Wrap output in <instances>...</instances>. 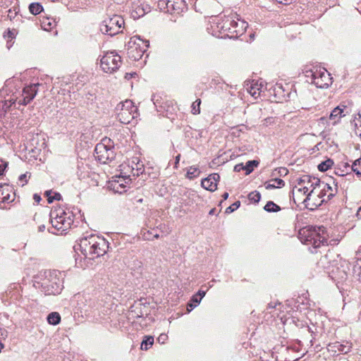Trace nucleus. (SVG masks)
I'll list each match as a JSON object with an SVG mask.
<instances>
[{
  "mask_svg": "<svg viewBox=\"0 0 361 361\" xmlns=\"http://www.w3.org/2000/svg\"><path fill=\"white\" fill-rule=\"evenodd\" d=\"M297 184L293 189V196L298 199H301L303 196L305 198L302 200L307 207H310L312 200H313L317 189L321 188L322 181L315 177L308 175H304L296 180Z\"/></svg>",
  "mask_w": 361,
  "mask_h": 361,
  "instance_id": "nucleus-1",
  "label": "nucleus"
},
{
  "mask_svg": "<svg viewBox=\"0 0 361 361\" xmlns=\"http://www.w3.org/2000/svg\"><path fill=\"white\" fill-rule=\"evenodd\" d=\"M79 250L85 258L93 259L104 255L108 248V241L96 235H90L82 238L78 244Z\"/></svg>",
  "mask_w": 361,
  "mask_h": 361,
  "instance_id": "nucleus-2",
  "label": "nucleus"
},
{
  "mask_svg": "<svg viewBox=\"0 0 361 361\" xmlns=\"http://www.w3.org/2000/svg\"><path fill=\"white\" fill-rule=\"evenodd\" d=\"M35 286L47 295L59 294L63 287L60 273L56 271H49L40 282H37Z\"/></svg>",
  "mask_w": 361,
  "mask_h": 361,
  "instance_id": "nucleus-3",
  "label": "nucleus"
},
{
  "mask_svg": "<svg viewBox=\"0 0 361 361\" xmlns=\"http://www.w3.org/2000/svg\"><path fill=\"white\" fill-rule=\"evenodd\" d=\"M149 46L148 40H143L139 36H133L126 44L127 55L133 61L140 60Z\"/></svg>",
  "mask_w": 361,
  "mask_h": 361,
  "instance_id": "nucleus-4",
  "label": "nucleus"
},
{
  "mask_svg": "<svg viewBox=\"0 0 361 361\" xmlns=\"http://www.w3.org/2000/svg\"><path fill=\"white\" fill-rule=\"evenodd\" d=\"M116 111L118 119L124 124L130 123L138 116L137 106L129 99L117 104Z\"/></svg>",
  "mask_w": 361,
  "mask_h": 361,
  "instance_id": "nucleus-5",
  "label": "nucleus"
},
{
  "mask_svg": "<svg viewBox=\"0 0 361 361\" xmlns=\"http://www.w3.org/2000/svg\"><path fill=\"white\" fill-rule=\"evenodd\" d=\"M124 25L123 18L118 15L107 16L100 25V30L103 34L114 36L122 31Z\"/></svg>",
  "mask_w": 361,
  "mask_h": 361,
  "instance_id": "nucleus-6",
  "label": "nucleus"
},
{
  "mask_svg": "<svg viewBox=\"0 0 361 361\" xmlns=\"http://www.w3.org/2000/svg\"><path fill=\"white\" fill-rule=\"evenodd\" d=\"M121 63V57L116 51H107L100 59V66L107 73L116 71Z\"/></svg>",
  "mask_w": 361,
  "mask_h": 361,
  "instance_id": "nucleus-7",
  "label": "nucleus"
},
{
  "mask_svg": "<svg viewBox=\"0 0 361 361\" xmlns=\"http://www.w3.org/2000/svg\"><path fill=\"white\" fill-rule=\"evenodd\" d=\"M232 23L233 17L231 16L224 17L221 20L211 25L212 34L217 37H220L221 34L231 37L230 31L233 30ZM221 37H223V36H221Z\"/></svg>",
  "mask_w": 361,
  "mask_h": 361,
  "instance_id": "nucleus-8",
  "label": "nucleus"
},
{
  "mask_svg": "<svg viewBox=\"0 0 361 361\" xmlns=\"http://www.w3.org/2000/svg\"><path fill=\"white\" fill-rule=\"evenodd\" d=\"M311 82L319 88L328 87L332 82L329 73L324 68H316L311 71Z\"/></svg>",
  "mask_w": 361,
  "mask_h": 361,
  "instance_id": "nucleus-9",
  "label": "nucleus"
},
{
  "mask_svg": "<svg viewBox=\"0 0 361 361\" xmlns=\"http://www.w3.org/2000/svg\"><path fill=\"white\" fill-rule=\"evenodd\" d=\"M54 212L51 213V224L57 231H64L71 228L73 223V217L71 214L62 212L61 215L58 214L54 217Z\"/></svg>",
  "mask_w": 361,
  "mask_h": 361,
  "instance_id": "nucleus-10",
  "label": "nucleus"
},
{
  "mask_svg": "<svg viewBox=\"0 0 361 361\" xmlns=\"http://www.w3.org/2000/svg\"><path fill=\"white\" fill-rule=\"evenodd\" d=\"M106 140L98 143L94 149L95 158L102 164H106L109 161H112L115 158L114 148L104 143Z\"/></svg>",
  "mask_w": 361,
  "mask_h": 361,
  "instance_id": "nucleus-11",
  "label": "nucleus"
},
{
  "mask_svg": "<svg viewBox=\"0 0 361 361\" xmlns=\"http://www.w3.org/2000/svg\"><path fill=\"white\" fill-rule=\"evenodd\" d=\"M325 231V227L324 226H306L300 228L298 233V238L301 243L310 245L311 241L314 239L315 237L318 236L319 232Z\"/></svg>",
  "mask_w": 361,
  "mask_h": 361,
  "instance_id": "nucleus-12",
  "label": "nucleus"
},
{
  "mask_svg": "<svg viewBox=\"0 0 361 361\" xmlns=\"http://www.w3.org/2000/svg\"><path fill=\"white\" fill-rule=\"evenodd\" d=\"M161 9H166L170 13L180 14L186 9L184 0H159L158 2Z\"/></svg>",
  "mask_w": 361,
  "mask_h": 361,
  "instance_id": "nucleus-13",
  "label": "nucleus"
},
{
  "mask_svg": "<svg viewBox=\"0 0 361 361\" xmlns=\"http://www.w3.org/2000/svg\"><path fill=\"white\" fill-rule=\"evenodd\" d=\"M39 85V83H34L25 86L22 92L20 99L18 100L19 104L26 105L30 103L36 96L37 92V87Z\"/></svg>",
  "mask_w": 361,
  "mask_h": 361,
  "instance_id": "nucleus-14",
  "label": "nucleus"
},
{
  "mask_svg": "<svg viewBox=\"0 0 361 361\" xmlns=\"http://www.w3.org/2000/svg\"><path fill=\"white\" fill-rule=\"evenodd\" d=\"M231 16L233 17L232 26L233 30L230 31L231 37H235L245 32L248 24L245 20L238 18V16L237 14L232 15Z\"/></svg>",
  "mask_w": 361,
  "mask_h": 361,
  "instance_id": "nucleus-15",
  "label": "nucleus"
},
{
  "mask_svg": "<svg viewBox=\"0 0 361 361\" xmlns=\"http://www.w3.org/2000/svg\"><path fill=\"white\" fill-rule=\"evenodd\" d=\"M352 348V343L345 342V343H340L339 342L330 343L327 345V350L333 355L343 353L346 354L350 351Z\"/></svg>",
  "mask_w": 361,
  "mask_h": 361,
  "instance_id": "nucleus-16",
  "label": "nucleus"
},
{
  "mask_svg": "<svg viewBox=\"0 0 361 361\" xmlns=\"http://www.w3.org/2000/svg\"><path fill=\"white\" fill-rule=\"evenodd\" d=\"M220 179V176L218 173L210 174L207 178H204L202 180L201 185L204 189L214 192L217 188V183Z\"/></svg>",
  "mask_w": 361,
  "mask_h": 361,
  "instance_id": "nucleus-17",
  "label": "nucleus"
},
{
  "mask_svg": "<svg viewBox=\"0 0 361 361\" xmlns=\"http://www.w3.org/2000/svg\"><path fill=\"white\" fill-rule=\"evenodd\" d=\"M114 180L111 182V187L116 192L122 193L125 191L126 184L130 181L129 177L126 176H115L113 177Z\"/></svg>",
  "mask_w": 361,
  "mask_h": 361,
  "instance_id": "nucleus-18",
  "label": "nucleus"
},
{
  "mask_svg": "<svg viewBox=\"0 0 361 361\" xmlns=\"http://www.w3.org/2000/svg\"><path fill=\"white\" fill-rule=\"evenodd\" d=\"M331 183H324L322 181L321 187L323 186L324 194H326V200H331L336 195L338 192L337 183L334 180H331Z\"/></svg>",
  "mask_w": 361,
  "mask_h": 361,
  "instance_id": "nucleus-19",
  "label": "nucleus"
},
{
  "mask_svg": "<svg viewBox=\"0 0 361 361\" xmlns=\"http://www.w3.org/2000/svg\"><path fill=\"white\" fill-rule=\"evenodd\" d=\"M247 91L255 98H257L262 92L263 88V85L261 83H258L257 82L251 84L246 85Z\"/></svg>",
  "mask_w": 361,
  "mask_h": 361,
  "instance_id": "nucleus-20",
  "label": "nucleus"
},
{
  "mask_svg": "<svg viewBox=\"0 0 361 361\" xmlns=\"http://www.w3.org/2000/svg\"><path fill=\"white\" fill-rule=\"evenodd\" d=\"M328 235L326 234V231L324 232H319L318 236L315 237L313 240L311 241L310 245L314 248L319 247L321 245H327Z\"/></svg>",
  "mask_w": 361,
  "mask_h": 361,
  "instance_id": "nucleus-21",
  "label": "nucleus"
},
{
  "mask_svg": "<svg viewBox=\"0 0 361 361\" xmlns=\"http://www.w3.org/2000/svg\"><path fill=\"white\" fill-rule=\"evenodd\" d=\"M285 185V182L281 178H273L265 183V188L267 190H271L277 188H281Z\"/></svg>",
  "mask_w": 361,
  "mask_h": 361,
  "instance_id": "nucleus-22",
  "label": "nucleus"
},
{
  "mask_svg": "<svg viewBox=\"0 0 361 361\" xmlns=\"http://www.w3.org/2000/svg\"><path fill=\"white\" fill-rule=\"evenodd\" d=\"M353 276L361 281V258L357 259L353 267Z\"/></svg>",
  "mask_w": 361,
  "mask_h": 361,
  "instance_id": "nucleus-23",
  "label": "nucleus"
},
{
  "mask_svg": "<svg viewBox=\"0 0 361 361\" xmlns=\"http://www.w3.org/2000/svg\"><path fill=\"white\" fill-rule=\"evenodd\" d=\"M314 195H316L319 199L322 200L319 202L316 201H312V202H311L310 206L317 207L320 205L322 202L327 201L326 199L324 198L325 197H326V194H324V190H323V186H322L320 188L317 189V192Z\"/></svg>",
  "mask_w": 361,
  "mask_h": 361,
  "instance_id": "nucleus-24",
  "label": "nucleus"
},
{
  "mask_svg": "<svg viewBox=\"0 0 361 361\" xmlns=\"http://www.w3.org/2000/svg\"><path fill=\"white\" fill-rule=\"evenodd\" d=\"M47 319L49 324L57 325L61 322V316L59 313L53 312L48 314Z\"/></svg>",
  "mask_w": 361,
  "mask_h": 361,
  "instance_id": "nucleus-25",
  "label": "nucleus"
},
{
  "mask_svg": "<svg viewBox=\"0 0 361 361\" xmlns=\"http://www.w3.org/2000/svg\"><path fill=\"white\" fill-rule=\"evenodd\" d=\"M154 343V337L145 336L141 343L140 348L144 350H148Z\"/></svg>",
  "mask_w": 361,
  "mask_h": 361,
  "instance_id": "nucleus-26",
  "label": "nucleus"
},
{
  "mask_svg": "<svg viewBox=\"0 0 361 361\" xmlns=\"http://www.w3.org/2000/svg\"><path fill=\"white\" fill-rule=\"evenodd\" d=\"M29 10L32 14L37 15L43 11V7L39 3H32L29 6Z\"/></svg>",
  "mask_w": 361,
  "mask_h": 361,
  "instance_id": "nucleus-27",
  "label": "nucleus"
},
{
  "mask_svg": "<svg viewBox=\"0 0 361 361\" xmlns=\"http://www.w3.org/2000/svg\"><path fill=\"white\" fill-rule=\"evenodd\" d=\"M264 209L268 212H276L281 210V207L272 201H269Z\"/></svg>",
  "mask_w": 361,
  "mask_h": 361,
  "instance_id": "nucleus-28",
  "label": "nucleus"
},
{
  "mask_svg": "<svg viewBox=\"0 0 361 361\" xmlns=\"http://www.w3.org/2000/svg\"><path fill=\"white\" fill-rule=\"evenodd\" d=\"M259 164V161L256 160L248 161L245 165V173L250 174L253 170L255 167H257Z\"/></svg>",
  "mask_w": 361,
  "mask_h": 361,
  "instance_id": "nucleus-29",
  "label": "nucleus"
},
{
  "mask_svg": "<svg viewBox=\"0 0 361 361\" xmlns=\"http://www.w3.org/2000/svg\"><path fill=\"white\" fill-rule=\"evenodd\" d=\"M332 164H333V161L331 159H327L324 161H322V163H320L318 165V169L320 171H326L329 168H331Z\"/></svg>",
  "mask_w": 361,
  "mask_h": 361,
  "instance_id": "nucleus-30",
  "label": "nucleus"
},
{
  "mask_svg": "<svg viewBox=\"0 0 361 361\" xmlns=\"http://www.w3.org/2000/svg\"><path fill=\"white\" fill-rule=\"evenodd\" d=\"M343 112V109H341L340 106L334 108L330 114V119H335L336 118L343 116L344 115H342Z\"/></svg>",
  "mask_w": 361,
  "mask_h": 361,
  "instance_id": "nucleus-31",
  "label": "nucleus"
},
{
  "mask_svg": "<svg viewBox=\"0 0 361 361\" xmlns=\"http://www.w3.org/2000/svg\"><path fill=\"white\" fill-rule=\"evenodd\" d=\"M199 173H200V171L197 167L190 166L188 170L187 177L188 178L191 179V178L198 176Z\"/></svg>",
  "mask_w": 361,
  "mask_h": 361,
  "instance_id": "nucleus-32",
  "label": "nucleus"
},
{
  "mask_svg": "<svg viewBox=\"0 0 361 361\" xmlns=\"http://www.w3.org/2000/svg\"><path fill=\"white\" fill-rule=\"evenodd\" d=\"M352 170L358 176L361 175V158L355 160L352 165Z\"/></svg>",
  "mask_w": 361,
  "mask_h": 361,
  "instance_id": "nucleus-33",
  "label": "nucleus"
},
{
  "mask_svg": "<svg viewBox=\"0 0 361 361\" xmlns=\"http://www.w3.org/2000/svg\"><path fill=\"white\" fill-rule=\"evenodd\" d=\"M261 195L257 191L251 192L248 195V199L255 203L258 202L260 200Z\"/></svg>",
  "mask_w": 361,
  "mask_h": 361,
  "instance_id": "nucleus-34",
  "label": "nucleus"
},
{
  "mask_svg": "<svg viewBox=\"0 0 361 361\" xmlns=\"http://www.w3.org/2000/svg\"><path fill=\"white\" fill-rule=\"evenodd\" d=\"M142 238L146 240H151L153 238H159V235L157 233L153 235V237L152 238L151 235H152V232L150 231H142Z\"/></svg>",
  "mask_w": 361,
  "mask_h": 361,
  "instance_id": "nucleus-35",
  "label": "nucleus"
},
{
  "mask_svg": "<svg viewBox=\"0 0 361 361\" xmlns=\"http://www.w3.org/2000/svg\"><path fill=\"white\" fill-rule=\"evenodd\" d=\"M200 104L201 100L200 99H196L192 104V113L193 114H198L200 113Z\"/></svg>",
  "mask_w": 361,
  "mask_h": 361,
  "instance_id": "nucleus-36",
  "label": "nucleus"
},
{
  "mask_svg": "<svg viewBox=\"0 0 361 361\" xmlns=\"http://www.w3.org/2000/svg\"><path fill=\"white\" fill-rule=\"evenodd\" d=\"M53 23L51 20L47 18L42 21V27L44 30H51L53 27Z\"/></svg>",
  "mask_w": 361,
  "mask_h": 361,
  "instance_id": "nucleus-37",
  "label": "nucleus"
},
{
  "mask_svg": "<svg viewBox=\"0 0 361 361\" xmlns=\"http://www.w3.org/2000/svg\"><path fill=\"white\" fill-rule=\"evenodd\" d=\"M11 196L9 193H5L2 187H0V201L2 202L10 201Z\"/></svg>",
  "mask_w": 361,
  "mask_h": 361,
  "instance_id": "nucleus-38",
  "label": "nucleus"
},
{
  "mask_svg": "<svg viewBox=\"0 0 361 361\" xmlns=\"http://www.w3.org/2000/svg\"><path fill=\"white\" fill-rule=\"evenodd\" d=\"M240 205V201H236L233 204H232L231 206L226 208V213H231L239 208Z\"/></svg>",
  "mask_w": 361,
  "mask_h": 361,
  "instance_id": "nucleus-39",
  "label": "nucleus"
},
{
  "mask_svg": "<svg viewBox=\"0 0 361 361\" xmlns=\"http://www.w3.org/2000/svg\"><path fill=\"white\" fill-rule=\"evenodd\" d=\"M191 300L195 302V305L189 304L190 307L192 308L196 307L201 301V298H199L198 295L196 294L192 296Z\"/></svg>",
  "mask_w": 361,
  "mask_h": 361,
  "instance_id": "nucleus-40",
  "label": "nucleus"
},
{
  "mask_svg": "<svg viewBox=\"0 0 361 361\" xmlns=\"http://www.w3.org/2000/svg\"><path fill=\"white\" fill-rule=\"evenodd\" d=\"M144 171V168H143V165L142 164H140L139 163H137L136 164V172L134 173V176H139L140 174H142Z\"/></svg>",
  "mask_w": 361,
  "mask_h": 361,
  "instance_id": "nucleus-41",
  "label": "nucleus"
},
{
  "mask_svg": "<svg viewBox=\"0 0 361 361\" xmlns=\"http://www.w3.org/2000/svg\"><path fill=\"white\" fill-rule=\"evenodd\" d=\"M355 133L361 139V121L360 122L359 126L357 123H355Z\"/></svg>",
  "mask_w": 361,
  "mask_h": 361,
  "instance_id": "nucleus-42",
  "label": "nucleus"
},
{
  "mask_svg": "<svg viewBox=\"0 0 361 361\" xmlns=\"http://www.w3.org/2000/svg\"><path fill=\"white\" fill-rule=\"evenodd\" d=\"M296 0H276V1L279 4L283 5H290L293 3L295 2Z\"/></svg>",
  "mask_w": 361,
  "mask_h": 361,
  "instance_id": "nucleus-43",
  "label": "nucleus"
},
{
  "mask_svg": "<svg viewBox=\"0 0 361 361\" xmlns=\"http://www.w3.org/2000/svg\"><path fill=\"white\" fill-rule=\"evenodd\" d=\"M7 162L0 159V175H2L6 167L7 166Z\"/></svg>",
  "mask_w": 361,
  "mask_h": 361,
  "instance_id": "nucleus-44",
  "label": "nucleus"
},
{
  "mask_svg": "<svg viewBox=\"0 0 361 361\" xmlns=\"http://www.w3.org/2000/svg\"><path fill=\"white\" fill-rule=\"evenodd\" d=\"M168 338V336L165 334H161L158 337L157 340L160 343H164Z\"/></svg>",
  "mask_w": 361,
  "mask_h": 361,
  "instance_id": "nucleus-45",
  "label": "nucleus"
},
{
  "mask_svg": "<svg viewBox=\"0 0 361 361\" xmlns=\"http://www.w3.org/2000/svg\"><path fill=\"white\" fill-rule=\"evenodd\" d=\"M276 171H278V173H279L280 176H286L288 173V170L283 167L279 168L278 169H276Z\"/></svg>",
  "mask_w": 361,
  "mask_h": 361,
  "instance_id": "nucleus-46",
  "label": "nucleus"
},
{
  "mask_svg": "<svg viewBox=\"0 0 361 361\" xmlns=\"http://www.w3.org/2000/svg\"><path fill=\"white\" fill-rule=\"evenodd\" d=\"M51 191H46L45 195L47 197V200L49 203L53 202V201L55 200L54 199V197L51 195Z\"/></svg>",
  "mask_w": 361,
  "mask_h": 361,
  "instance_id": "nucleus-47",
  "label": "nucleus"
},
{
  "mask_svg": "<svg viewBox=\"0 0 361 361\" xmlns=\"http://www.w3.org/2000/svg\"><path fill=\"white\" fill-rule=\"evenodd\" d=\"M242 170H245V166L243 164H236L234 166V171L240 172Z\"/></svg>",
  "mask_w": 361,
  "mask_h": 361,
  "instance_id": "nucleus-48",
  "label": "nucleus"
},
{
  "mask_svg": "<svg viewBox=\"0 0 361 361\" xmlns=\"http://www.w3.org/2000/svg\"><path fill=\"white\" fill-rule=\"evenodd\" d=\"M27 174H28V173H25L24 174L20 175L19 177V180L21 182L27 183Z\"/></svg>",
  "mask_w": 361,
  "mask_h": 361,
  "instance_id": "nucleus-49",
  "label": "nucleus"
},
{
  "mask_svg": "<svg viewBox=\"0 0 361 361\" xmlns=\"http://www.w3.org/2000/svg\"><path fill=\"white\" fill-rule=\"evenodd\" d=\"M206 294V290H200L197 295H198L199 298H201V300L202 299V298Z\"/></svg>",
  "mask_w": 361,
  "mask_h": 361,
  "instance_id": "nucleus-50",
  "label": "nucleus"
},
{
  "mask_svg": "<svg viewBox=\"0 0 361 361\" xmlns=\"http://www.w3.org/2000/svg\"><path fill=\"white\" fill-rule=\"evenodd\" d=\"M53 197H54V199H55L56 200H60L61 199V194H59L58 192H55L54 195Z\"/></svg>",
  "mask_w": 361,
  "mask_h": 361,
  "instance_id": "nucleus-51",
  "label": "nucleus"
},
{
  "mask_svg": "<svg viewBox=\"0 0 361 361\" xmlns=\"http://www.w3.org/2000/svg\"><path fill=\"white\" fill-rule=\"evenodd\" d=\"M7 37L8 38L13 39L14 37V34L11 30H8Z\"/></svg>",
  "mask_w": 361,
  "mask_h": 361,
  "instance_id": "nucleus-52",
  "label": "nucleus"
},
{
  "mask_svg": "<svg viewBox=\"0 0 361 361\" xmlns=\"http://www.w3.org/2000/svg\"><path fill=\"white\" fill-rule=\"evenodd\" d=\"M180 157V154H178V155H177V156L176 157V162H175V167H176V168H177V167H178V166H177V165H178V163H179Z\"/></svg>",
  "mask_w": 361,
  "mask_h": 361,
  "instance_id": "nucleus-53",
  "label": "nucleus"
},
{
  "mask_svg": "<svg viewBox=\"0 0 361 361\" xmlns=\"http://www.w3.org/2000/svg\"><path fill=\"white\" fill-rule=\"evenodd\" d=\"M34 200H35L36 202H39L40 201V200H41V197H40V196H39V195H37V194H35V195H34Z\"/></svg>",
  "mask_w": 361,
  "mask_h": 361,
  "instance_id": "nucleus-54",
  "label": "nucleus"
},
{
  "mask_svg": "<svg viewBox=\"0 0 361 361\" xmlns=\"http://www.w3.org/2000/svg\"><path fill=\"white\" fill-rule=\"evenodd\" d=\"M222 197H223V200H227V198L228 197V192H224L222 195Z\"/></svg>",
  "mask_w": 361,
  "mask_h": 361,
  "instance_id": "nucleus-55",
  "label": "nucleus"
},
{
  "mask_svg": "<svg viewBox=\"0 0 361 361\" xmlns=\"http://www.w3.org/2000/svg\"><path fill=\"white\" fill-rule=\"evenodd\" d=\"M44 229H45V226L44 225H42V226H39V231H44Z\"/></svg>",
  "mask_w": 361,
  "mask_h": 361,
  "instance_id": "nucleus-56",
  "label": "nucleus"
},
{
  "mask_svg": "<svg viewBox=\"0 0 361 361\" xmlns=\"http://www.w3.org/2000/svg\"><path fill=\"white\" fill-rule=\"evenodd\" d=\"M357 215L361 218V207H360V209L358 210Z\"/></svg>",
  "mask_w": 361,
  "mask_h": 361,
  "instance_id": "nucleus-57",
  "label": "nucleus"
},
{
  "mask_svg": "<svg viewBox=\"0 0 361 361\" xmlns=\"http://www.w3.org/2000/svg\"><path fill=\"white\" fill-rule=\"evenodd\" d=\"M214 212V209H212L210 210L209 214H213Z\"/></svg>",
  "mask_w": 361,
  "mask_h": 361,
  "instance_id": "nucleus-58",
  "label": "nucleus"
},
{
  "mask_svg": "<svg viewBox=\"0 0 361 361\" xmlns=\"http://www.w3.org/2000/svg\"><path fill=\"white\" fill-rule=\"evenodd\" d=\"M346 276V274H345V271H343V275L341 276V278H342V279H343V278H344V276Z\"/></svg>",
  "mask_w": 361,
  "mask_h": 361,
  "instance_id": "nucleus-59",
  "label": "nucleus"
},
{
  "mask_svg": "<svg viewBox=\"0 0 361 361\" xmlns=\"http://www.w3.org/2000/svg\"><path fill=\"white\" fill-rule=\"evenodd\" d=\"M137 202H142V199H140V200H137Z\"/></svg>",
  "mask_w": 361,
  "mask_h": 361,
  "instance_id": "nucleus-60",
  "label": "nucleus"
},
{
  "mask_svg": "<svg viewBox=\"0 0 361 361\" xmlns=\"http://www.w3.org/2000/svg\"><path fill=\"white\" fill-rule=\"evenodd\" d=\"M357 116H359V118H361V114H358Z\"/></svg>",
  "mask_w": 361,
  "mask_h": 361,
  "instance_id": "nucleus-61",
  "label": "nucleus"
}]
</instances>
